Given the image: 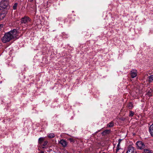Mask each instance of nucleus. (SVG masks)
<instances>
[{
    "label": "nucleus",
    "mask_w": 153,
    "mask_h": 153,
    "mask_svg": "<svg viewBox=\"0 0 153 153\" xmlns=\"http://www.w3.org/2000/svg\"><path fill=\"white\" fill-rule=\"evenodd\" d=\"M18 34V32L15 29L6 33L2 38V42L4 43L9 42L10 40L16 38Z\"/></svg>",
    "instance_id": "f257e3e1"
},
{
    "label": "nucleus",
    "mask_w": 153,
    "mask_h": 153,
    "mask_svg": "<svg viewBox=\"0 0 153 153\" xmlns=\"http://www.w3.org/2000/svg\"><path fill=\"white\" fill-rule=\"evenodd\" d=\"M149 130L151 136L153 137V123L150 126Z\"/></svg>",
    "instance_id": "1a4fd4ad"
},
{
    "label": "nucleus",
    "mask_w": 153,
    "mask_h": 153,
    "mask_svg": "<svg viewBox=\"0 0 153 153\" xmlns=\"http://www.w3.org/2000/svg\"><path fill=\"white\" fill-rule=\"evenodd\" d=\"M120 144L118 143L117 147L116 152H117L120 149Z\"/></svg>",
    "instance_id": "6ab92c4d"
},
{
    "label": "nucleus",
    "mask_w": 153,
    "mask_h": 153,
    "mask_svg": "<svg viewBox=\"0 0 153 153\" xmlns=\"http://www.w3.org/2000/svg\"><path fill=\"white\" fill-rule=\"evenodd\" d=\"M127 107L130 109H131L133 107L132 104L131 102H129L127 105Z\"/></svg>",
    "instance_id": "2eb2a0df"
},
{
    "label": "nucleus",
    "mask_w": 153,
    "mask_h": 153,
    "mask_svg": "<svg viewBox=\"0 0 153 153\" xmlns=\"http://www.w3.org/2000/svg\"><path fill=\"white\" fill-rule=\"evenodd\" d=\"M59 144L61 145L64 148L66 147L68 144V143L65 140L63 139L61 140H60L59 141Z\"/></svg>",
    "instance_id": "423d86ee"
},
{
    "label": "nucleus",
    "mask_w": 153,
    "mask_h": 153,
    "mask_svg": "<svg viewBox=\"0 0 153 153\" xmlns=\"http://www.w3.org/2000/svg\"><path fill=\"white\" fill-rule=\"evenodd\" d=\"M114 126V123L113 122L111 121L107 124V127H111L113 126Z\"/></svg>",
    "instance_id": "f8f14e48"
},
{
    "label": "nucleus",
    "mask_w": 153,
    "mask_h": 153,
    "mask_svg": "<svg viewBox=\"0 0 153 153\" xmlns=\"http://www.w3.org/2000/svg\"><path fill=\"white\" fill-rule=\"evenodd\" d=\"M153 93V88H149L147 91V94L149 96H151L152 95Z\"/></svg>",
    "instance_id": "0eeeda50"
},
{
    "label": "nucleus",
    "mask_w": 153,
    "mask_h": 153,
    "mask_svg": "<svg viewBox=\"0 0 153 153\" xmlns=\"http://www.w3.org/2000/svg\"><path fill=\"white\" fill-rule=\"evenodd\" d=\"M121 140V139H119V140H118V144H120V142Z\"/></svg>",
    "instance_id": "5701e85b"
},
{
    "label": "nucleus",
    "mask_w": 153,
    "mask_h": 153,
    "mask_svg": "<svg viewBox=\"0 0 153 153\" xmlns=\"http://www.w3.org/2000/svg\"><path fill=\"white\" fill-rule=\"evenodd\" d=\"M54 134L53 133H51L49 134L48 136L50 138H52L54 137Z\"/></svg>",
    "instance_id": "dca6fc26"
},
{
    "label": "nucleus",
    "mask_w": 153,
    "mask_h": 153,
    "mask_svg": "<svg viewBox=\"0 0 153 153\" xmlns=\"http://www.w3.org/2000/svg\"><path fill=\"white\" fill-rule=\"evenodd\" d=\"M69 140L71 142H74V139L72 138H70L69 139Z\"/></svg>",
    "instance_id": "4be33fe9"
},
{
    "label": "nucleus",
    "mask_w": 153,
    "mask_h": 153,
    "mask_svg": "<svg viewBox=\"0 0 153 153\" xmlns=\"http://www.w3.org/2000/svg\"><path fill=\"white\" fill-rule=\"evenodd\" d=\"M137 147L138 149H142L145 148V145L142 141H138L136 143Z\"/></svg>",
    "instance_id": "7ed1b4c3"
},
{
    "label": "nucleus",
    "mask_w": 153,
    "mask_h": 153,
    "mask_svg": "<svg viewBox=\"0 0 153 153\" xmlns=\"http://www.w3.org/2000/svg\"><path fill=\"white\" fill-rule=\"evenodd\" d=\"M142 153H153V151L149 149H144Z\"/></svg>",
    "instance_id": "9d476101"
},
{
    "label": "nucleus",
    "mask_w": 153,
    "mask_h": 153,
    "mask_svg": "<svg viewBox=\"0 0 153 153\" xmlns=\"http://www.w3.org/2000/svg\"><path fill=\"white\" fill-rule=\"evenodd\" d=\"M18 4L17 3H15L13 5V8L14 10H16L17 8Z\"/></svg>",
    "instance_id": "a211bd4d"
},
{
    "label": "nucleus",
    "mask_w": 153,
    "mask_h": 153,
    "mask_svg": "<svg viewBox=\"0 0 153 153\" xmlns=\"http://www.w3.org/2000/svg\"><path fill=\"white\" fill-rule=\"evenodd\" d=\"M110 130H106L102 132V134L103 135H105L107 134L110 133Z\"/></svg>",
    "instance_id": "9b49d317"
},
{
    "label": "nucleus",
    "mask_w": 153,
    "mask_h": 153,
    "mask_svg": "<svg viewBox=\"0 0 153 153\" xmlns=\"http://www.w3.org/2000/svg\"><path fill=\"white\" fill-rule=\"evenodd\" d=\"M148 81L149 82H153V75H151L149 77Z\"/></svg>",
    "instance_id": "ddd939ff"
},
{
    "label": "nucleus",
    "mask_w": 153,
    "mask_h": 153,
    "mask_svg": "<svg viewBox=\"0 0 153 153\" xmlns=\"http://www.w3.org/2000/svg\"><path fill=\"white\" fill-rule=\"evenodd\" d=\"M9 2L7 1L2 0L0 3V7L2 9H4L7 7Z\"/></svg>",
    "instance_id": "f03ea898"
},
{
    "label": "nucleus",
    "mask_w": 153,
    "mask_h": 153,
    "mask_svg": "<svg viewBox=\"0 0 153 153\" xmlns=\"http://www.w3.org/2000/svg\"><path fill=\"white\" fill-rule=\"evenodd\" d=\"M44 137H40L39 139V143L40 144H41L44 141Z\"/></svg>",
    "instance_id": "4468645a"
},
{
    "label": "nucleus",
    "mask_w": 153,
    "mask_h": 153,
    "mask_svg": "<svg viewBox=\"0 0 153 153\" xmlns=\"http://www.w3.org/2000/svg\"><path fill=\"white\" fill-rule=\"evenodd\" d=\"M48 143V142L46 141H45V142H44L43 144L42 145H43V146H42V148H44V146H45V145H46V144H47Z\"/></svg>",
    "instance_id": "aec40b11"
},
{
    "label": "nucleus",
    "mask_w": 153,
    "mask_h": 153,
    "mask_svg": "<svg viewBox=\"0 0 153 153\" xmlns=\"http://www.w3.org/2000/svg\"><path fill=\"white\" fill-rule=\"evenodd\" d=\"M102 153H105V152H103Z\"/></svg>",
    "instance_id": "393cba45"
},
{
    "label": "nucleus",
    "mask_w": 153,
    "mask_h": 153,
    "mask_svg": "<svg viewBox=\"0 0 153 153\" xmlns=\"http://www.w3.org/2000/svg\"><path fill=\"white\" fill-rule=\"evenodd\" d=\"M137 75V72L136 70H133L131 71V76L132 78L135 77Z\"/></svg>",
    "instance_id": "6e6552de"
},
{
    "label": "nucleus",
    "mask_w": 153,
    "mask_h": 153,
    "mask_svg": "<svg viewBox=\"0 0 153 153\" xmlns=\"http://www.w3.org/2000/svg\"><path fill=\"white\" fill-rule=\"evenodd\" d=\"M126 153H137V152L134 148L131 146L128 148Z\"/></svg>",
    "instance_id": "39448f33"
},
{
    "label": "nucleus",
    "mask_w": 153,
    "mask_h": 153,
    "mask_svg": "<svg viewBox=\"0 0 153 153\" xmlns=\"http://www.w3.org/2000/svg\"><path fill=\"white\" fill-rule=\"evenodd\" d=\"M3 24L0 25V31L2 30L3 29Z\"/></svg>",
    "instance_id": "412c9836"
},
{
    "label": "nucleus",
    "mask_w": 153,
    "mask_h": 153,
    "mask_svg": "<svg viewBox=\"0 0 153 153\" xmlns=\"http://www.w3.org/2000/svg\"><path fill=\"white\" fill-rule=\"evenodd\" d=\"M30 19L28 17L25 16L21 19V25L23 23L27 24L29 22H30Z\"/></svg>",
    "instance_id": "20e7f679"
},
{
    "label": "nucleus",
    "mask_w": 153,
    "mask_h": 153,
    "mask_svg": "<svg viewBox=\"0 0 153 153\" xmlns=\"http://www.w3.org/2000/svg\"><path fill=\"white\" fill-rule=\"evenodd\" d=\"M31 1H33V0H30Z\"/></svg>",
    "instance_id": "b1692460"
},
{
    "label": "nucleus",
    "mask_w": 153,
    "mask_h": 153,
    "mask_svg": "<svg viewBox=\"0 0 153 153\" xmlns=\"http://www.w3.org/2000/svg\"><path fill=\"white\" fill-rule=\"evenodd\" d=\"M134 114V112L131 111H130L128 116L129 117H132L133 116Z\"/></svg>",
    "instance_id": "f3484780"
}]
</instances>
